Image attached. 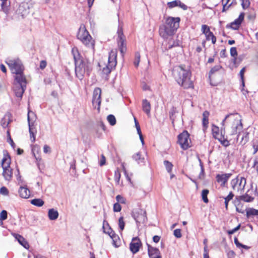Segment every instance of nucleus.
Returning a JSON list of instances; mask_svg holds the SVG:
<instances>
[{
    "label": "nucleus",
    "mask_w": 258,
    "mask_h": 258,
    "mask_svg": "<svg viewBox=\"0 0 258 258\" xmlns=\"http://www.w3.org/2000/svg\"><path fill=\"white\" fill-rule=\"evenodd\" d=\"M43 152L46 154L50 152V148L46 145H45L43 147Z\"/></svg>",
    "instance_id": "60"
},
{
    "label": "nucleus",
    "mask_w": 258,
    "mask_h": 258,
    "mask_svg": "<svg viewBox=\"0 0 258 258\" xmlns=\"http://www.w3.org/2000/svg\"><path fill=\"white\" fill-rule=\"evenodd\" d=\"M234 197V195L232 194V192H230L229 195L226 197H225L224 199L225 200V208L226 209L228 208V202L232 199L233 197Z\"/></svg>",
    "instance_id": "36"
},
{
    "label": "nucleus",
    "mask_w": 258,
    "mask_h": 258,
    "mask_svg": "<svg viewBox=\"0 0 258 258\" xmlns=\"http://www.w3.org/2000/svg\"><path fill=\"white\" fill-rule=\"evenodd\" d=\"M47 65V62L45 60H41L40 63V68L43 70L45 68Z\"/></svg>",
    "instance_id": "59"
},
{
    "label": "nucleus",
    "mask_w": 258,
    "mask_h": 258,
    "mask_svg": "<svg viewBox=\"0 0 258 258\" xmlns=\"http://www.w3.org/2000/svg\"><path fill=\"white\" fill-rule=\"evenodd\" d=\"M173 75L178 84L184 89L194 87L193 82L190 79L191 73L183 66L176 67L173 70Z\"/></svg>",
    "instance_id": "3"
},
{
    "label": "nucleus",
    "mask_w": 258,
    "mask_h": 258,
    "mask_svg": "<svg viewBox=\"0 0 258 258\" xmlns=\"http://www.w3.org/2000/svg\"><path fill=\"white\" fill-rule=\"evenodd\" d=\"M0 218L2 220H5L7 218V212L6 210H3L0 213Z\"/></svg>",
    "instance_id": "51"
},
{
    "label": "nucleus",
    "mask_w": 258,
    "mask_h": 258,
    "mask_svg": "<svg viewBox=\"0 0 258 258\" xmlns=\"http://www.w3.org/2000/svg\"><path fill=\"white\" fill-rule=\"evenodd\" d=\"M241 23L236 19L231 23V28L233 30H237L239 28Z\"/></svg>",
    "instance_id": "40"
},
{
    "label": "nucleus",
    "mask_w": 258,
    "mask_h": 258,
    "mask_svg": "<svg viewBox=\"0 0 258 258\" xmlns=\"http://www.w3.org/2000/svg\"><path fill=\"white\" fill-rule=\"evenodd\" d=\"M59 214L56 210L50 209L48 210V216L50 220H55L57 219Z\"/></svg>",
    "instance_id": "24"
},
{
    "label": "nucleus",
    "mask_w": 258,
    "mask_h": 258,
    "mask_svg": "<svg viewBox=\"0 0 258 258\" xmlns=\"http://www.w3.org/2000/svg\"><path fill=\"white\" fill-rule=\"evenodd\" d=\"M140 61V54L138 52H137L135 53V60L134 62V65L135 67H138L139 64V62Z\"/></svg>",
    "instance_id": "41"
},
{
    "label": "nucleus",
    "mask_w": 258,
    "mask_h": 258,
    "mask_svg": "<svg viewBox=\"0 0 258 258\" xmlns=\"http://www.w3.org/2000/svg\"><path fill=\"white\" fill-rule=\"evenodd\" d=\"M148 251L150 258H161L160 252L158 248L148 245Z\"/></svg>",
    "instance_id": "16"
},
{
    "label": "nucleus",
    "mask_w": 258,
    "mask_h": 258,
    "mask_svg": "<svg viewBox=\"0 0 258 258\" xmlns=\"http://www.w3.org/2000/svg\"><path fill=\"white\" fill-rule=\"evenodd\" d=\"M135 220L138 223H144L147 220L146 212L142 209H139L133 215Z\"/></svg>",
    "instance_id": "15"
},
{
    "label": "nucleus",
    "mask_w": 258,
    "mask_h": 258,
    "mask_svg": "<svg viewBox=\"0 0 258 258\" xmlns=\"http://www.w3.org/2000/svg\"><path fill=\"white\" fill-rule=\"evenodd\" d=\"M209 115V112L208 111H205L203 113V125L205 128H207L209 123L208 117Z\"/></svg>",
    "instance_id": "26"
},
{
    "label": "nucleus",
    "mask_w": 258,
    "mask_h": 258,
    "mask_svg": "<svg viewBox=\"0 0 258 258\" xmlns=\"http://www.w3.org/2000/svg\"><path fill=\"white\" fill-rule=\"evenodd\" d=\"M240 204H238L236 207V211L238 212V213L243 214L244 213V211L241 208H240Z\"/></svg>",
    "instance_id": "61"
},
{
    "label": "nucleus",
    "mask_w": 258,
    "mask_h": 258,
    "mask_svg": "<svg viewBox=\"0 0 258 258\" xmlns=\"http://www.w3.org/2000/svg\"><path fill=\"white\" fill-rule=\"evenodd\" d=\"M26 86L15 85L14 87V91L17 97L21 98L26 89Z\"/></svg>",
    "instance_id": "18"
},
{
    "label": "nucleus",
    "mask_w": 258,
    "mask_h": 258,
    "mask_svg": "<svg viewBox=\"0 0 258 258\" xmlns=\"http://www.w3.org/2000/svg\"><path fill=\"white\" fill-rule=\"evenodd\" d=\"M230 54L232 56L234 57V61L236 60V57L237 55V49L235 47H231L230 49Z\"/></svg>",
    "instance_id": "45"
},
{
    "label": "nucleus",
    "mask_w": 258,
    "mask_h": 258,
    "mask_svg": "<svg viewBox=\"0 0 258 258\" xmlns=\"http://www.w3.org/2000/svg\"><path fill=\"white\" fill-rule=\"evenodd\" d=\"M10 118L9 115H5L4 118H2L1 120V125L4 128H6L8 127L9 124L10 122Z\"/></svg>",
    "instance_id": "30"
},
{
    "label": "nucleus",
    "mask_w": 258,
    "mask_h": 258,
    "mask_svg": "<svg viewBox=\"0 0 258 258\" xmlns=\"http://www.w3.org/2000/svg\"><path fill=\"white\" fill-rule=\"evenodd\" d=\"M180 4V1L179 0H175L172 2H168L167 3L168 7L171 9L174 7L178 6V4Z\"/></svg>",
    "instance_id": "39"
},
{
    "label": "nucleus",
    "mask_w": 258,
    "mask_h": 258,
    "mask_svg": "<svg viewBox=\"0 0 258 258\" xmlns=\"http://www.w3.org/2000/svg\"><path fill=\"white\" fill-rule=\"evenodd\" d=\"M118 225H119V227L120 228V229L122 231L124 228V225H125V223H124V222L123 221V218L122 217H120L119 218V220H118Z\"/></svg>",
    "instance_id": "44"
},
{
    "label": "nucleus",
    "mask_w": 258,
    "mask_h": 258,
    "mask_svg": "<svg viewBox=\"0 0 258 258\" xmlns=\"http://www.w3.org/2000/svg\"><path fill=\"white\" fill-rule=\"evenodd\" d=\"M117 50L116 49H112L109 52L107 64L102 69V72L104 74L107 75L110 73L112 70L115 69L117 64Z\"/></svg>",
    "instance_id": "6"
},
{
    "label": "nucleus",
    "mask_w": 258,
    "mask_h": 258,
    "mask_svg": "<svg viewBox=\"0 0 258 258\" xmlns=\"http://www.w3.org/2000/svg\"><path fill=\"white\" fill-rule=\"evenodd\" d=\"M15 79L17 84L15 85H24L26 86V80L25 77L24 76L23 73H18L15 74Z\"/></svg>",
    "instance_id": "19"
},
{
    "label": "nucleus",
    "mask_w": 258,
    "mask_h": 258,
    "mask_svg": "<svg viewBox=\"0 0 258 258\" xmlns=\"http://www.w3.org/2000/svg\"><path fill=\"white\" fill-rule=\"evenodd\" d=\"M246 217L248 218L254 216H258V210L253 208H248L246 209Z\"/></svg>",
    "instance_id": "25"
},
{
    "label": "nucleus",
    "mask_w": 258,
    "mask_h": 258,
    "mask_svg": "<svg viewBox=\"0 0 258 258\" xmlns=\"http://www.w3.org/2000/svg\"><path fill=\"white\" fill-rule=\"evenodd\" d=\"M209 192L208 189H205L202 190V197L203 201L205 203H208L209 202V200L207 197V196Z\"/></svg>",
    "instance_id": "33"
},
{
    "label": "nucleus",
    "mask_w": 258,
    "mask_h": 258,
    "mask_svg": "<svg viewBox=\"0 0 258 258\" xmlns=\"http://www.w3.org/2000/svg\"><path fill=\"white\" fill-rule=\"evenodd\" d=\"M120 177V173L118 170H116L114 173L115 180L118 182Z\"/></svg>",
    "instance_id": "53"
},
{
    "label": "nucleus",
    "mask_w": 258,
    "mask_h": 258,
    "mask_svg": "<svg viewBox=\"0 0 258 258\" xmlns=\"http://www.w3.org/2000/svg\"><path fill=\"white\" fill-rule=\"evenodd\" d=\"M178 143L183 150H187L191 146V140L189 134L186 131H184L178 136Z\"/></svg>",
    "instance_id": "9"
},
{
    "label": "nucleus",
    "mask_w": 258,
    "mask_h": 258,
    "mask_svg": "<svg viewBox=\"0 0 258 258\" xmlns=\"http://www.w3.org/2000/svg\"><path fill=\"white\" fill-rule=\"evenodd\" d=\"M164 165L166 167L167 171L169 173H171L173 167V164L167 160H165L164 161Z\"/></svg>",
    "instance_id": "35"
},
{
    "label": "nucleus",
    "mask_w": 258,
    "mask_h": 258,
    "mask_svg": "<svg viewBox=\"0 0 258 258\" xmlns=\"http://www.w3.org/2000/svg\"><path fill=\"white\" fill-rule=\"evenodd\" d=\"M252 147L254 149L253 154H255L258 151V138H255L252 141Z\"/></svg>",
    "instance_id": "37"
},
{
    "label": "nucleus",
    "mask_w": 258,
    "mask_h": 258,
    "mask_svg": "<svg viewBox=\"0 0 258 258\" xmlns=\"http://www.w3.org/2000/svg\"><path fill=\"white\" fill-rule=\"evenodd\" d=\"M241 120V116L238 113L227 114L221 122L223 127L221 128L220 134L219 127L212 125V132L213 137L217 139L223 146H228L229 137L237 135V140L240 138V132L243 128Z\"/></svg>",
    "instance_id": "1"
},
{
    "label": "nucleus",
    "mask_w": 258,
    "mask_h": 258,
    "mask_svg": "<svg viewBox=\"0 0 258 258\" xmlns=\"http://www.w3.org/2000/svg\"><path fill=\"white\" fill-rule=\"evenodd\" d=\"M18 192L22 198L27 199L30 196V191L26 186H21Z\"/></svg>",
    "instance_id": "21"
},
{
    "label": "nucleus",
    "mask_w": 258,
    "mask_h": 258,
    "mask_svg": "<svg viewBox=\"0 0 258 258\" xmlns=\"http://www.w3.org/2000/svg\"><path fill=\"white\" fill-rule=\"evenodd\" d=\"M244 13H241L239 16V17L236 19L237 20H238L239 22L241 23L242 21L244 19Z\"/></svg>",
    "instance_id": "62"
},
{
    "label": "nucleus",
    "mask_w": 258,
    "mask_h": 258,
    "mask_svg": "<svg viewBox=\"0 0 258 258\" xmlns=\"http://www.w3.org/2000/svg\"><path fill=\"white\" fill-rule=\"evenodd\" d=\"M11 158L6 151H4V157L1 165L3 169V175L7 181H10L12 177V169L10 167Z\"/></svg>",
    "instance_id": "5"
},
{
    "label": "nucleus",
    "mask_w": 258,
    "mask_h": 258,
    "mask_svg": "<svg viewBox=\"0 0 258 258\" xmlns=\"http://www.w3.org/2000/svg\"><path fill=\"white\" fill-rule=\"evenodd\" d=\"M180 19L179 17H167L165 23L159 27V32L161 37L165 39L174 35L179 27Z\"/></svg>",
    "instance_id": "2"
},
{
    "label": "nucleus",
    "mask_w": 258,
    "mask_h": 258,
    "mask_svg": "<svg viewBox=\"0 0 258 258\" xmlns=\"http://www.w3.org/2000/svg\"><path fill=\"white\" fill-rule=\"evenodd\" d=\"M13 235L18 240L19 243L21 245H22L24 247H25L26 249L29 248V245L28 242L22 236L16 233L13 234Z\"/></svg>",
    "instance_id": "20"
},
{
    "label": "nucleus",
    "mask_w": 258,
    "mask_h": 258,
    "mask_svg": "<svg viewBox=\"0 0 258 258\" xmlns=\"http://www.w3.org/2000/svg\"><path fill=\"white\" fill-rule=\"evenodd\" d=\"M89 72L88 64L85 61L75 63V73L76 77L80 80H82L86 72Z\"/></svg>",
    "instance_id": "8"
},
{
    "label": "nucleus",
    "mask_w": 258,
    "mask_h": 258,
    "mask_svg": "<svg viewBox=\"0 0 258 258\" xmlns=\"http://www.w3.org/2000/svg\"><path fill=\"white\" fill-rule=\"evenodd\" d=\"M246 183V179L243 177L233 179L231 181V185L232 189L238 192L243 191Z\"/></svg>",
    "instance_id": "10"
},
{
    "label": "nucleus",
    "mask_w": 258,
    "mask_h": 258,
    "mask_svg": "<svg viewBox=\"0 0 258 258\" xmlns=\"http://www.w3.org/2000/svg\"><path fill=\"white\" fill-rule=\"evenodd\" d=\"M239 199L245 202H250L253 200L254 198L249 196L248 194H245L243 195L240 196Z\"/></svg>",
    "instance_id": "31"
},
{
    "label": "nucleus",
    "mask_w": 258,
    "mask_h": 258,
    "mask_svg": "<svg viewBox=\"0 0 258 258\" xmlns=\"http://www.w3.org/2000/svg\"><path fill=\"white\" fill-rule=\"evenodd\" d=\"M105 161H106L105 157H104V156L103 155H102L101 156V159H100V161L99 163V165L101 166H103L105 164Z\"/></svg>",
    "instance_id": "57"
},
{
    "label": "nucleus",
    "mask_w": 258,
    "mask_h": 258,
    "mask_svg": "<svg viewBox=\"0 0 258 258\" xmlns=\"http://www.w3.org/2000/svg\"><path fill=\"white\" fill-rule=\"evenodd\" d=\"M30 203L31 204L39 207H42L44 204V202L41 199H33Z\"/></svg>",
    "instance_id": "29"
},
{
    "label": "nucleus",
    "mask_w": 258,
    "mask_h": 258,
    "mask_svg": "<svg viewBox=\"0 0 258 258\" xmlns=\"http://www.w3.org/2000/svg\"><path fill=\"white\" fill-rule=\"evenodd\" d=\"M117 43L121 53L123 54L126 50L125 39L121 29L118 30Z\"/></svg>",
    "instance_id": "12"
},
{
    "label": "nucleus",
    "mask_w": 258,
    "mask_h": 258,
    "mask_svg": "<svg viewBox=\"0 0 258 258\" xmlns=\"http://www.w3.org/2000/svg\"><path fill=\"white\" fill-rule=\"evenodd\" d=\"M223 9L222 10V12H225L226 11L228 10L230 6H231L233 4H236V0H232V1L229 4H225V3L222 2Z\"/></svg>",
    "instance_id": "34"
},
{
    "label": "nucleus",
    "mask_w": 258,
    "mask_h": 258,
    "mask_svg": "<svg viewBox=\"0 0 258 258\" xmlns=\"http://www.w3.org/2000/svg\"><path fill=\"white\" fill-rule=\"evenodd\" d=\"M160 237L157 235H155L153 237V240L155 243H157L159 241Z\"/></svg>",
    "instance_id": "64"
},
{
    "label": "nucleus",
    "mask_w": 258,
    "mask_h": 258,
    "mask_svg": "<svg viewBox=\"0 0 258 258\" xmlns=\"http://www.w3.org/2000/svg\"><path fill=\"white\" fill-rule=\"evenodd\" d=\"M199 161L200 165L201 167V172L199 175V178L200 179H202V178H203V177L204 176V168L203 164L201 161V160L200 158H199Z\"/></svg>",
    "instance_id": "42"
},
{
    "label": "nucleus",
    "mask_w": 258,
    "mask_h": 258,
    "mask_svg": "<svg viewBox=\"0 0 258 258\" xmlns=\"http://www.w3.org/2000/svg\"><path fill=\"white\" fill-rule=\"evenodd\" d=\"M121 207L120 205L118 203H116L113 205V211L115 212H119L121 211Z\"/></svg>",
    "instance_id": "48"
},
{
    "label": "nucleus",
    "mask_w": 258,
    "mask_h": 258,
    "mask_svg": "<svg viewBox=\"0 0 258 258\" xmlns=\"http://www.w3.org/2000/svg\"><path fill=\"white\" fill-rule=\"evenodd\" d=\"M77 37L87 47L94 49V41L92 40V37L84 25L81 26L77 34Z\"/></svg>",
    "instance_id": "4"
},
{
    "label": "nucleus",
    "mask_w": 258,
    "mask_h": 258,
    "mask_svg": "<svg viewBox=\"0 0 258 258\" xmlns=\"http://www.w3.org/2000/svg\"><path fill=\"white\" fill-rule=\"evenodd\" d=\"M113 241V244L115 246L117 247L118 245H117V241L119 239V237L117 235L114 236V237L111 238Z\"/></svg>",
    "instance_id": "56"
},
{
    "label": "nucleus",
    "mask_w": 258,
    "mask_h": 258,
    "mask_svg": "<svg viewBox=\"0 0 258 258\" xmlns=\"http://www.w3.org/2000/svg\"><path fill=\"white\" fill-rule=\"evenodd\" d=\"M6 62L9 67L12 73H23L24 67L19 59H9Z\"/></svg>",
    "instance_id": "7"
},
{
    "label": "nucleus",
    "mask_w": 258,
    "mask_h": 258,
    "mask_svg": "<svg viewBox=\"0 0 258 258\" xmlns=\"http://www.w3.org/2000/svg\"><path fill=\"white\" fill-rule=\"evenodd\" d=\"M173 234L176 238H180L182 236L181 230L180 229H176L174 230Z\"/></svg>",
    "instance_id": "50"
},
{
    "label": "nucleus",
    "mask_w": 258,
    "mask_h": 258,
    "mask_svg": "<svg viewBox=\"0 0 258 258\" xmlns=\"http://www.w3.org/2000/svg\"><path fill=\"white\" fill-rule=\"evenodd\" d=\"M116 200L117 201V203H120L124 204L125 202V199L120 195H117L116 197Z\"/></svg>",
    "instance_id": "52"
},
{
    "label": "nucleus",
    "mask_w": 258,
    "mask_h": 258,
    "mask_svg": "<svg viewBox=\"0 0 258 258\" xmlns=\"http://www.w3.org/2000/svg\"><path fill=\"white\" fill-rule=\"evenodd\" d=\"M221 68V67L220 65H216L215 66H214L213 68H212L211 69V70H210V71L209 72V77H210V76L212 74H213L215 72L218 71Z\"/></svg>",
    "instance_id": "43"
},
{
    "label": "nucleus",
    "mask_w": 258,
    "mask_h": 258,
    "mask_svg": "<svg viewBox=\"0 0 258 258\" xmlns=\"http://www.w3.org/2000/svg\"><path fill=\"white\" fill-rule=\"evenodd\" d=\"M72 53L73 54L75 62H78L83 61L81 58L80 54L76 47H73L72 49Z\"/></svg>",
    "instance_id": "23"
},
{
    "label": "nucleus",
    "mask_w": 258,
    "mask_h": 258,
    "mask_svg": "<svg viewBox=\"0 0 258 258\" xmlns=\"http://www.w3.org/2000/svg\"><path fill=\"white\" fill-rule=\"evenodd\" d=\"M2 11L6 15L9 14L10 4H8V1L2 2L1 4Z\"/></svg>",
    "instance_id": "27"
},
{
    "label": "nucleus",
    "mask_w": 258,
    "mask_h": 258,
    "mask_svg": "<svg viewBox=\"0 0 258 258\" xmlns=\"http://www.w3.org/2000/svg\"><path fill=\"white\" fill-rule=\"evenodd\" d=\"M245 71V68H242L239 73V75L240 76L241 79L242 80V85L244 86V74Z\"/></svg>",
    "instance_id": "54"
},
{
    "label": "nucleus",
    "mask_w": 258,
    "mask_h": 258,
    "mask_svg": "<svg viewBox=\"0 0 258 258\" xmlns=\"http://www.w3.org/2000/svg\"><path fill=\"white\" fill-rule=\"evenodd\" d=\"M141 246L142 242L140 239L138 237H134L130 244V249L132 252L135 254L139 251Z\"/></svg>",
    "instance_id": "14"
},
{
    "label": "nucleus",
    "mask_w": 258,
    "mask_h": 258,
    "mask_svg": "<svg viewBox=\"0 0 258 258\" xmlns=\"http://www.w3.org/2000/svg\"><path fill=\"white\" fill-rule=\"evenodd\" d=\"M253 167L256 168L258 173V156L256 157L254 159Z\"/></svg>",
    "instance_id": "58"
},
{
    "label": "nucleus",
    "mask_w": 258,
    "mask_h": 258,
    "mask_svg": "<svg viewBox=\"0 0 258 258\" xmlns=\"http://www.w3.org/2000/svg\"><path fill=\"white\" fill-rule=\"evenodd\" d=\"M240 227V225L239 224L237 226H236L235 228L232 229V230L228 231L227 233L229 235L233 234L235 232H236L238 230H239Z\"/></svg>",
    "instance_id": "55"
},
{
    "label": "nucleus",
    "mask_w": 258,
    "mask_h": 258,
    "mask_svg": "<svg viewBox=\"0 0 258 258\" xmlns=\"http://www.w3.org/2000/svg\"><path fill=\"white\" fill-rule=\"evenodd\" d=\"M0 194L4 196H8L9 191L7 187L3 186L0 188Z\"/></svg>",
    "instance_id": "46"
},
{
    "label": "nucleus",
    "mask_w": 258,
    "mask_h": 258,
    "mask_svg": "<svg viewBox=\"0 0 258 258\" xmlns=\"http://www.w3.org/2000/svg\"><path fill=\"white\" fill-rule=\"evenodd\" d=\"M101 90L99 88L94 89L93 95L92 104L94 108L99 110L101 104Z\"/></svg>",
    "instance_id": "13"
},
{
    "label": "nucleus",
    "mask_w": 258,
    "mask_h": 258,
    "mask_svg": "<svg viewBox=\"0 0 258 258\" xmlns=\"http://www.w3.org/2000/svg\"><path fill=\"white\" fill-rule=\"evenodd\" d=\"M132 158L138 164L143 163L144 162V158L142 157V155L140 152H138L134 155Z\"/></svg>",
    "instance_id": "28"
},
{
    "label": "nucleus",
    "mask_w": 258,
    "mask_h": 258,
    "mask_svg": "<svg viewBox=\"0 0 258 258\" xmlns=\"http://www.w3.org/2000/svg\"><path fill=\"white\" fill-rule=\"evenodd\" d=\"M206 37V39L208 41L211 40L213 44H215L216 42V37L214 35L213 33L210 31L207 35H205Z\"/></svg>",
    "instance_id": "32"
},
{
    "label": "nucleus",
    "mask_w": 258,
    "mask_h": 258,
    "mask_svg": "<svg viewBox=\"0 0 258 258\" xmlns=\"http://www.w3.org/2000/svg\"><path fill=\"white\" fill-rule=\"evenodd\" d=\"M241 1V5L243 9L247 8L250 5L249 0H240Z\"/></svg>",
    "instance_id": "49"
},
{
    "label": "nucleus",
    "mask_w": 258,
    "mask_h": 258,
    "mask_svg": "<svg viewBox=\"0 0 258 258\" xmlns=\"http://www.w3.org/2000/svg\"><path fill=\"white\" fill-rule=\"evenodd\" d=\"M202 31L203 34L205 35H207L209 32H210V30L209 27L206 25H203L202 26Z\"/></svg>",
    "instance_id": "47"
},
{
    "label": "nucleus",
    "mask_w": 258,
    "mask_h": 258,
    "mask_svg": "<svg viewBox=\"0 0 258 258\" xmlns=\"http://www.w3.org/2000/svg\"><path fill=\"white\" fill-rule=\"evenodd\" d=\"M107 120L111 125H114L116 123V119L113 115L110 114L107 117Z\"/></svg>",
    "instance_id": "38"
},
{
    "label": "nucleus",
    "mask_w": 258,
    "mask_h": 258,
    "mask_svg": "<svg viewBox=\"0 0 258 258\" xmlns=\"http://www.w3.org/2000/svg\"><path fill=\"white\" fill-rule=\"evenodd\" d=\"M231 175V174L228 173L217 174L216 176L217 181L219 183L221 186H224Z\"/></svg>",
    "instance_id": "17"
},
{
    "label": "nucleus",
    "mask_w": 258,
    "mask_h": 258,
    "mask_svg": "<svg viewBox=\"0 0 258 258\" xmlns=\"http://www.w3.org/2000/svg\"><path fill=\"white\" fill-rule=\"evenodd\" d=\"M142 109L148 116H150L151 104L147 99L143 100Z\"/></svg>",
    "instance_id": "22"
},
{
    "label": "nucleus",
    "mask_w": 258,
    "mask_h": 258,
    "mask_svg": "<svg viewBox=\"0 0 258 258\" xmlns=\"http://www.w3.org/2000/svg\"><path fill=\"white\" fill-rule=\"evenodd\" d=\"M32 116H35V114L33 112L29 111L27 114V119L28 121L29 133L30 140L32 143L35 141V135L36 134V130L35 127H33L32 123L31 122V120H33V118L31 119Z\"/></svg>",
    "instance_id": "11"
},
{
    "label": "nucleus",
    "mask_w": 258,
    "mask_h": 258,
    "mask_svg": "<svg viewBox=\"0 0 258 258\" xmlns=\"http://www.w3.org/2000/svg\"><path fill=\"white\" fill-rule=\"evenodd\" d=\"M234 243L235 244V245H236V246L237 247H240V246H241V243H240L238 239L236 238V237H235L234 239Z\"/></svg>",
    "instance_id": "63"
}]
</instances>
